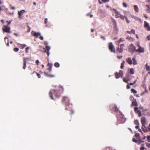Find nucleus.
<instances>
[{
  "mask_svg": "<svg viewBox=\"0 0 150 150\" xmlns=\"http://www.w3.org/2000/svg\"><path fill=\"white\" fill-rule=\"evenodd\" d=\"M109 1V0H98L99 3L100 4H102L103 3H105Z\"/></svg>",
  "mask_w": 150,
  "mask_h": 150,
  "instance_id": "obj_18",
  "label": "nucleus"
},
{
  "mask_svg": "<svg viewBox=\"0 0 150 150\" xmlns=\"http://www.w3.org/2000/svg\"><path fill=\"white\" fill-rule=\"evenodd\" d=\"M145 149V147L144 146H142L140 148V150H144Z\"/></svg>",
  "mask_w": 150,
  "mask_h": 150,
  "instance_id": "obj_40",
  "label": "nucleus"
},
{
  "mask_svg": "<svg viewBox=\"0 0 150 150\" xmlns=\"http://www.w3.org/2000/svg\"><path fill=\"white\" fill-rule=\"evenodd\" d=\"M54 66L58 68L59 67L60 65L58 62H55L54 64Z\"/></svg>",
  "mask_w": 150,
  "mask_h": 150,
  "instance_id": "obj_27",
  "label": "nucleus"
},
{
  "mask_svg": "<svg viewBox=\"0 0 150 150\" xmlns=\"http://www.w3.org/2000/svg\"><path fill=\"white\" fill-rule=\"evenodd\" d=\"M11 9H15V8L14 7H11Z\"/></svg>",
  "mask_w": 150,
  "mask_h": 150,
  "instance_id": "obj_62",
  "label": "nucleus"
},
{
  "mask_svg": "<svg viewBox=\"0 0 150 150\" xmlns=\"http://www.w3.org/2000/svg\"><path fill=\"white\" fill-rule=\"evenodd\" d=\"M110 110L113 111H115V112L118 113L120 114V116H118L117 115V117H121V112L119 111V109L117 108V106L114 104H111L110 106Z\"/></svg>",
  "mask_w": 150,
  "mask_h": 150,
  "instance_id": "obj_2",
  "label": "nucleus"
},
{
  "mask_svg": "<svg viewBox=\"0 0 150 150\" xmlns=\"http://www.w3.org/2000/svg\"><path fill=\"white\" fill-rule=\"evenodd\" d=\"M101 38L103 39V40H105V37L102 35L101 36Z\"/></svg>",
  "mask_w": 150,
  "mask_h": 150,
  "instance_id": "obj_44",
  "label": "nucleus"
},
{
  "mask_svg": "<svg viewBox=\"0 0 150 150\" xmlns=\"http://www.w3.org/2000/svg\"><path fill=\"white\" fill-rule=\"evenodd\" d=\"M62 103L65 105L66 106H69V98L67 97H63L62 101Z\"/></svg>",
  "mask_w": 150,
  "mask_h": 150,
  "instance_id": "obj_3",
  "label": "nucleus"
},
{
  "mask_svg": "<svg viewBox=\"0 0 150 150\" xmlns=\"http://www.w3.org/2000/svg\"><path fill=\"white\" fill-rule=\"evenodd\" d=\"M1 22L2 23V24H4V21L3 20H1Z\"/></svg>",
  "mask_w": 150,
  "mask_h": 150,
  "instance_id": "obj_58",
  "label": "nucleus"
},
{
  "mask_svg": "<svg viewBox=\"0 0 150 150\" xmlns=\"http://www.w3.org/2000/svg\"><path fill=\"white\" fill-rule=\"evenodd\" d=\"M129 51L132 53H133L135 51L136 52L137 50L136 49L135 47L132 44H131L129 47Z\"/></svg>",
  "mask_w": 150,
  "mask_h": 150,
  "instance_id": "obj_6",
  "label": "nucleus"
},
{
  "mask_svg": "<svg viewBox=\"0 0 150 150\" xmlns=\"http://www.w3.org/2000/svg\"><path fill=\"white\" fill-rule=\"evenodd\" d=\"M94 29H91V31L92 33H93L94 31Z\"/></svg>",
  "mask_w": 150,
  "mask_h": 150,
  "instance_id": "obj_60",
  "label": "nucleus"
},
{
  "mask_svg": "<svg viewBox=\"0 0 150 150\" xmlns=\"http://www.w3.org/2000/svg\"><path fill=\"white\" fill-rule=\"evenodd\" d=\"M136 81H137V80H136L134 82L130 83V85H134L135 84V83H136Z\"/></svg>",
  "mask_w": 150,
  "mask_h": 150,
  "instance_id": "obj_35",
  "label": "nucleus"
},
{
  "mask_svg": "<svg viewBox=\"0 0 150 150\" xmlns=\"http://www.w3.org/2000/svg\"><path fill=\"white\" fill-rule=\"evenodd\" d=\"M39 63V61L38 60H36L35 61V63L37 64V65H38V63Z\"/></svg>",
  "mask_w": 150,
  "mask_h": 150,
  "instance_id": "obj_47",
  "label": "nucleus"
},
{
  "mask_svg": "<svg viewBox=\"0 0 150 150\" xmlns=\"http://www.w3.org/2000/svg\"><path fill=\"white\" fill-rule=\"evenodd\" d=\"M126 87L127 89H129L130 88V86L129 85H127Z\"/></svg>",
  "mask_w": 150,
  "mask_h": 150,
  "instance_id": "obj_52",
  "label": "nucleus"
},
{
  "mask_svg": "<svg viewBox=\"0 0 150 150\" xmlns=\"http://www.w3.org/2000/svg\"><path fill=\"white\" fill-rule=\"evenodd\" d=\"M115 76L116 79H118L120 77H121L122 76V72L121 71H120L119 73L117 72L115 73Z\"/></svg>",
  "mask_w": 150,
  "mask_h": 150,
  "instance_id": "obj_13",
  "label": "nucleus"
},
{
  "mask_svg": "<svg viewBox=\"0 0 150 150\" xmlns=\"http://www.w3.org/2000/svg\"><path fill=\"white\" fill-rule=\"evenodd\" d=\"M139 125H137L136 126H135V128L137 129H139Z\"/></svg>",
  "mask_w": 150,
  "mask_h": 150,
  "instance_id": "obj_53",
  "label": "nucleus"
},
{
  "mask_svg": "<svg viewBox=\"0 0 150 150\" xmlns=\"http://www.w3.org/2000/svg\"><path fill=\"white\" fill-rule=\"evenodd\" d=\"M27 27L28 28V29L27 30V32H29L30 31L31 28L29 27V26L28 25L27 26Z\"/></svg>",
  "mask_w": 150,
  "mask_h": 150,
  "instance_id": "obj_33",
  "label": "nucleus"
},
{
  "mask_svg": "<svg viewBox=\"0 0 150 150\" xmlns=\"http://www.w3.org/2000/svg\"><path fill=\"white\" fill-rule=\"evenodd\" d=\"M115 13H117V14H115V17L116 18H117L119 17L120 16V14H118V13H117L116 10H115Z\"/></svg>",
  "mask_w": 150,
  "mask_h": 150,
  "instance_id": "obj_28",
  "label": "nucleus"
},
{
  "mask_svg": "<svg viewBox=\"0 0 150 150\" xmlns=\"http://www.w3.org/2000/svg\"><path fill=\"white\" fill-rule=\"evenodd\" d=\"M126 120V119L125 117H122V123H123V122H124Z\"/></svg>",
  "mask_w": 150,
  "mask_h": 150,
  "instance_id": "obj_45",
  "label": "nucleus"
},
{
  "mask_svg": "<svg viewBox=\"0 0 150 150\" xmlns=\"http://www.w3.org/2000/svg\"><path fill=\"white\" fill-rule=\"evenodd\" d=\"M146 12L148 13H149L150 12V10H146Z\"/></svg>",
  "mask_w": 150,
  "mask_h": 150,
  "instance_id": "obj_59",
  "label": "nucleus"
},
{
  "mask_svg": "<svg viewBox=\"0 0 150 150\" xmlns=\"http://www.w3.org/2000/svg\"><path fill=\"white\" fill-rule=\"evenodd\" d=\"M47 65L49 67V68L47 69V70L49 72H50L52 70V64L48 63Z\"/></svg>",
  "mask_w": 150,
  "mask_h": 150,
  "instance_id": "obj_17",
  "label": "nucleus"
},
{
  "mask_svg": "<svg viewBox=\"0 0 150 150\" xmlns=\"http://www.w3.org/2000/svg\"><path fill=\"white\" fill-rule=\"evenodd\" d=\"M144 27L146 28V30L149 29L150 28V26L149 24L146 21H145L144 22Z\"/></svg>",
  "mask_w": 150,
  "mask_h": 150,
  "instance_id": "obj_16",
  "label": "nucleus"
},
{
  "mask_svg": "<svg viewBox=\"0 0 150 150\" xmlns=\"http://www.w3.org/2000/svg\"><path fill=\"white\" fill-rule=\"evenodd\" d=\"M29 48L28 47H27L25 48V52L26 53H28L29 52L28 50L29 49Z\"/></svg>",
  "mask_w": 150,
  "mask_h": 150,
  "instance_id": "obj_37",
  "label": "nucleus"
},
{
  "mask_svg": "<svg viewBox=\"0 0 150 150\" xmlns=\"http://www.w3.org/2000/svg\"><path fill=\"white\" fill-rule=\"evenodd\" d=\"M132 59L133 60V64H134V65L137 64V61H136V60H135V57H134L132 58Z\"/></svg>",
  "mask_w": 150,
  "mask_h": 150,
  "instance_id": "obj_30",
  "label": "nucleus"
},
{
  "mask_svg": "<svg viewBox=\"0 0 150 150\" xmlns=\"http://www.w3.org/2000/svg\"><path fill=\"white\" fill-rule=\"evenodd\" d=\"M148 74L150 75V71L148 72L147 75H148Z\"/></svg>",
  "mask_w": 150,
  "mask_h": 150,
  "instance_id": "obj_64",
  "label": "nucleus"
},
{
  "mask_svg": "<svg viewBox=\"0 0 150 150\" xmlns=\"http://www.w3.org/2000/svg\"><path fill=\"white\" fill-rule=\"evenodd\" d=\"M64 91L63 88L61 86L59 87L58 89H51L49 93V96L52 99H54V98L60 97L61 94Z\"/></svg>",
  "mask_w": 150,
  "mask_h": 150,
  "instance_id": "obj_1",
  "label": "nucleus"
},
{
  "mask_svg": "<svg viewBox=\"0 0 150 150\" xmlns=\"http://www.w3.org/2000/svg\"><path fill=\"white\" fill-rule=\"evenodd\" d=\"M135 136L137 138L139 137V134L138 133H137L135 134Z\"/></svg>",
  "mask_w": 150,
  "mask_h": 150,
  "instance_id": "obj_36",
  "label": "nucleus"
},
{
  "mask_svg": "<svg viewBox=\"0 0 150 150\" xmlns=\"http://www.w3.org/2000/svg\"><path fill=\"white\" fill-rule=\"evenodd\" d=\"M146 38L148 40H150V35L147 36Z\"/></svg>",
  "mask_w": 150,
  "mask_h": 150,
  "instance_id": "obj_38",
  "label": "nucleus"
},
{
  "mask_svg": "<svg viewBox=\"0 0 150 150\" xmlns=\"http://www.w3.org/2000/svg\"><path fill=\"white\" fill-rule=\"evenodd\" d=\"M147 139L148 141L149 142H150V136H148L147 137Z\"/></svg>",
  "mask_w": 150,
  "mask_h": 150,
  "instance_id": "obj_39",
  "label": "nucleus"
},
{
  "mask_svg": "<svg viewBox=\"0 0 150 150\" xmlns=\"http://www.w3.org/2000/svg\"><path fill=\"white\" fill-rule=\"evenodd\" d=\"M19 45L21 49H23L26 46V45L25 44H19Z\"/></svg>",
  "mask_w": 150,
  "mask_h": 150,
  "instance_id": "obj_24",
  "label": "nucleus"
},
{
  "mask_svg": "<svg viewBox=\"0 0 150 150\" xmlns=\"http://www.w3.org/2000/svg\"><path fill=\"white\" fill-rule=\"evenodd\" d=\"M123 80L124 82H125L128 83V81L126 80L125 79H124Z\"/></svg>",
  "mask_w": 150,
  "mask_h": 150,
  "instance_id": "obj_46",
  "label": "nucleus"
},
{
  "mask_svg": "<svg viewBox=\"0 0 150 150\" xmlns=\"http://www.w3.org/2000/svg\"><path fill=\"white\" fill-rule=\"evenodd\" d=\"M145 91L146 92V93H147V92H148V91H147L146 90V87L145 88Z\"/></svg>",
  "mask_w": 150,
  "mask_h": 150,
  "instance_id": "obj_63",
  "label": "nucleus"
},
{
  "mask_svg": "<svg viewBox=\"0 0 150 150\" xmlns=\"http://www.w3.org/2000/svg\"><path fill=\"white\" fill-rule=\"evenodd\" d=\"M122 19L123 20L125 19L127 23H129L130 22V21L128 20L127 17L125 16H122Z\"/></svg>",
  "mask_w": 150,
  "mask_h": 150,
  "instance_id": "obj_22",
  "label": "nucleus"
},
{
  "mask_svg": "<svg viewBox=\"0 0 150 150\" xmlns=\"http://www.w3.org/2000/svg\"><path fill=\"white\" fill-rule=\"evenodd\" d=\"M130 72L132 74H133L134 73V70L133 68H131L130 69Z\"/></svg>",
  "mask_w": 150,
  "mask_h": 150,
  "instance_id": "obj_25",
  "label": "nucleus"
},
{
  "mask_svg": "<svg viewBox=\"0 0 150 150\" xmlns=\"http://www.w3.org/2000/svg\"><path fill=\"white\" fill-rule=\"evenodd\" d=\"M137 45L139 47V48L136 50V52L139 53H143L144 52V49L139 44H138Z\"/></svg>",
  "mask_w": 150,
  "mask_h": 150,
  "instance_id": "obj_8",
  "label": "nucleus"
},
{
  "mask_svg": "<svg viewBox=\"0 0 150 150\" xmlns=\"http://www.w3.org/2000/svg\"><path fill=\"white\" fill-rule=\"evenodd\" d=\"M122 41V39L121 38H120L119 40L117 42V44L118 45V47L117 48V52L119 53L121 52H122V48L121 47L122 45H120V43Z\"/></svg>",
  "mask_w": 150,
  "mask_h": 150,
  "instance_id": "obj_4",
  "label": "nucleus"
},
{
  "mask_svg": "<svg viewBox=\"0 0 150 150\" xmlns=\"http://www.w3.org/2000/svg\"><path fill=\"white\" fill-rule=\"evenodd\" d=\"M134 124L136 125H139V123L138 120H135L134 121Z\"/></svg>",
  "mask_w": 150,
  "mask_h": 150,
  "instance_id": "obj_32",
  "label": "nucleus"
},
{
  "mask_svg": "<svg viewBox=\"0 0 150 150\" xmlns=\"http://www.w3.org/2000/svg\"><path fill=\"white\" fill-rule=\"evenodd\" d=\"M134 110L135 112L138 114V116L141 117L142 115L141 112L140 110H138V108L135 107L134 108Z\"/></svg>",
  "mask_w": 150,
  "mask_h": 150,
  "instance_id": "obj_9",
  "label": "nucleus"
},
{
  "mask_svg": "<svg viewBox=\"0 0 150 150\" xmlns=\"http://www.w3.org/2000/svg\"><path fill=\"white\" fill-rule=\"evenodd\" d=\"M123 5L124 7H127V5L125 3H123Z\"/></svg>",
  "mask_w": 150,
  "mask_h": 150,
  "instance_id": "obj_50",
  "label": "nucleus"
},
{
  "mask_svg": "<svg viewBox=\"0 0 150 150\" xmlns=\"http://www.w3.org/2000/svg\"><path fill=\"white\" fill-rule=\"evenodd\" d=\"M31 35L34 36L36 38H38L39 36L41 34L40 33H37L35 32L32 31L31 32Z\"/></svg>",
  "mask_w": 150,
  "mask_h": 150,
  "instance_id": "obj_11",
  "label": "nucleus"
},
{
  "mask_svg": "<svg viewBox=\"0 0 150 150\" xmlns=\"http://www.w3.org/2000/svg\"><path fill=\"white\" fill-rule=\"evenodd\" d=\"M143 15L145 18H148L147 16L146 13H144Z\"/></svg>",
  "mask_w": 150,
  "mask_h": 150,
  "instance_id": "obj_43",
  "label": "nucleus"
},
{
  "mask_svg": "<svg viewBox=\"0 0 150 150\" xmlns=\"http://www.w3.org/2000/svg\"><path fill=\"white\" fill-rule=\"evenodd\" d=\"M126 61L129 64H132V60L131 58H128L126 59Z\"/></svg>",
  "mask_w": 150,
  "mask_h": 150,
  "instance_id": "obj_19",
  "label": "nucleus"
},
{
  "mask_svg": "<svg viewBox=\"0 0 150 150\" xmlns=\"http://www.w3.org/2000/svg\"><path fill=\"white\" fill-rule=\"evenodd\" d=\"M108 47L110 50L111 52H115V50L114 46L113 45L112 43L111 42H110L108 44Z\"/></svg>",
  "mask_w": 150,
  "mask_h": 150,
  "instance_id": "obj_7",
  "label": "nucleus"
},
{
  "mask_svg": "<svg viewBox=\"0 0 150 150\" xmlns=\"http://www.w3.org/2000/svg\"><path fill=\"white\" fill-rule=\"evenodd\" d=\"M144 93H145V92H143L141 93V95L143 96L144 94Z\"/></svg>",
  "mask_w": 150,
  "mask_h": 150,
  "instance_id": "obj_56",
  "label": "nucleus"
},
{
  "mask_svg": "<svg viewBox=\"0 0 150 150\" xmlns=\"http://www.w3.org/2000/svg\"><path fill=\"white\" fill-rule=\"evenodd\" d=\"M117 57L119 59H120L122 57V56H117Z\"/></svg>",
  "mask_w": 150,
  "mask_h": 150,
  "instance_id": "obj_61",
  "label": "nucleus"
},
{
  "mask_svg": "<svg viewBox=\"0 0 150 150\" xmlns=\"http://www.w3.org/2000/svg\"><path fill=\"white\" fill-rule=\"evenodd\" d=\"M23 69H25L26 67V58H23Z\"/></svg>",
  "mask_w": 150,
  "mask_h": 150,
  "instance_id": "obj_14",
  "label": "nucleus"
},
{
  "mask_svg": "<svg viewBox=\"0 0 150 150\" xmlns=\"http://www.w3.org/2000/svg\"><path fill=\"white\" fill-rule=\"evenodd\" d=\"M146 146L148 147H150V144H147Z\"/></svg>",
  "mask_w": 150,
  "mask_h": 150,
  "instance_id": "obj_54",
  "label": "nucleus"
},
{
  "mask_svg": "<svg viewBox=\"0 0 150 150\" xmlns=\"http://www.w3.org/2000/svg\"><path fill=\"white\" fill-rule=\"evenodd\" d=\"M44 45H45L46 49L45 50V52H46L47 56L48 57L50 54L49 51L50 49V48L49 46H48L47 45L48 43L47 42L45 41L44 42Z\"/></svg>",
  "mask_w": 150,
  "mask_h": 150,
  "instance_id": "obj_5",
  "label": "nucleus"
},
{
  "mask_svg": "<svg viewBox=\"0 0 150 150\" xmlns=\"http://www.w3.org/2000/svg\"><path fill=\"white\" fill-rule=\"evenodd\" d=\"M44 73L45 75L46 76L50 78L53 77H54V75L49 74H47V73H46L45 72H44Z\"/></svg>",
  "mask_w": 150,
  "mask_h": 150,
  "instance_id": "obj_21",
  "label": "nucleus"
},
{
  "mask_svg": "<svg viewBox=\"0 0 150 150\" xmlns=\"http://www.w3.org/2000/svg\"><path fill=\"white\" fill-rule=\"evenodd\" d=\"M6 22L8 24L7 25V26H8V25H10L11 24V22H9L8 21H7Z\"/></svg>",
  "mask_w": 150,
  "mask_h": 150,
  "instance_id": "obj_48",
  "label": "nucleus"
},
{
  "mask_svg": "<svg viewBox=\"0 0 150 150\" xmlns=\"http://www.w3.org/2000/svg\"><path fill=\"white\" fill-rule=\"evenodd\" d=\"M13 50L15 52H17L19 50V49L18 48H14L13 49Z\"/></svg>",
  "mask_w": 150,
  "mask_h": 150,
  "instance_id": "obj_34",
  "label": "nucleus"
},
{
  "mask_svg": "<svg viewBox=\"0 0 150 150\" xmlns=\"http://www.w3.org/2000/svg\"><path fill=\"white\" fill-rule=\"evenodd\" d=\"M13 34L16 36H18V34L16 33H13Z\"/></svg>",
  "mask_w": 150,
  "mask_h": 150,
  "instance_id": "obj_57",
  "label": "nucleus"
},
{
  "mask_svg": "<svg viewBox=\"0 0 150 150\" xmlns=\"http://www.w3.org/2000/svg\"><path fill=\"white\" fill-rule=\"evenodd\" d=\"M145 67H146V70L147 71H149L150 70V67L148 65L147 63H146V65H145Z\"/></svg>",
  "mask_w": 150,
  "mask_h": 150,
  "instance_id": "obj_23",
  "label": "nucleus"
},
{
  "mask_svg": "<svg viewBox=\"0 0 150 150\" xmlns=\"http://www.w3.org/2000/svg\"><path fill=\"white\" fill-rule=\"evenodd\" d=\"M47 18H46L45 19L44 21V23L46 24L47 23Z\"/></svg>",
  "mask_w": 150,
  "mask_h": 150,
  "instance_id": "obj_41",
  "label": "nucleus"
},
{
  "mask_svg": "<svg viewBox=\"0 0 150 150\" xmlns=\"http://www.w3.org/2000/svg\"><path fill=\"white\" fill-rule=\"evenodd\" d=\"M128 32L130 34H131V33L135 34V30H131L130 31H129V32L128 31Z\"/></svg>",
  "mask_w": 150,
  "mask_h": 150,
  "instance_id": "obj_31",
  "label": "nucleus"
},
{
  "mask_svg": "<svg viewBox=\"0 0 150 150\" xmlns=\"http://www.w3.org/2000/svg\"><path fill=\"white\" fill-rule=\"evenodd\" d=\"M33 74H36L37 76H38V78H40L41 75L37 73V72H35V71H33Z\"/></svg>",
  "mask_w": 150,
  "mask_h": 150,
  "instance_id": "obj_29",
  "label": "nucleus"
},
{
  "mask_svg": "<svg viewBox=\"0 0 150 150\" xmlns=\"http://www.w3.org/2000/svg\"><path fill=\"white\" fill-rule=\"evenodd\" d=\"M141 122L142 126H144L145 124L146 118L144 117H142L141 119Z\"/></svg>",
  "mask_w": 150,
  "mask_h": 150,
  "instance_id": "obj_15",
  "label": "nucleus"
},
{
  "mask_svg": "<svg viewBox=\"0 0 150 150\" xmlns=\"http://www.w3.org/2000/svg\"><path fill=\"white\" fill-rule=\"evenodd\" d=\"M131 91L132 93H133L134 94H136L137 93V91L133 88H132L131 89Z\"/></svg>",
  "mask_w": 150,
  "mask_h": 150,
  "instance_id": "obj_26",
  "label": "nucleus"
},
{
  "mask_svg": "<svg viewBox=\"0 0 150 150\" xmlns=\"http://www.w3.org/2000/svg\"><path fill=\"white\" fill-rule=\"evenodd\" d=\"M133 141L134 142H135V143H137V141L135 139H133Z\"/></svg>",
  "mask_w": 150,
  "mask_h": 150,
  "instance_id": "obj_49",
  "label": "nucleus"
},
{
  "mask_svg": "<svg viewBox=\"0 0 150 150\" xmlns=\"http://www.w3.org/2000/svg\"><path fill=\"white\" fill-rule=\"evenodd\" d=\"M132 106H137L138 105V104L136 99H134V100L132 102Z\"/></svg>",
  "mask_w": 150,
  "mask_h": 150,
  "instance_id": "obj_20",
  "label": "nucleus"
},
{
  "mask_svg": "<svg viewBox=\"0 0 150 150\" xmlns=\"http://www.w3.org/2000/svg\"><path fill=\"white\" fill-rule=\"evenodd\" d=\"M39 38L40 40H43V38L42 36H40V37H39Z\"/></svg>",
  "mask_w": 150,
  "mask_h": 150,
  "instance_id": "obj_51",
  "label": "nucleus"
},
{
  "mask_svg": "<svg viewBox=\"0 0 150 150\" xmlns=\"http://www.w3.org/2000/svg\"><path fill=\"white\" fill-rule=\"evenodd\" d=\"M134 9H137L138 8V6L137 5H135L134 6Z\"/></svg>",
  "mask_w": 150,
  "mask_h": 150,
  "instance_id": "obj_42",
  "label": "nucleus"
},
{
  "mask_svg": "<svg viewBox=\"0 0 150 150\" xmlns=\"http://www.w3.org/2000/svg\"><path fill=\"white\" fill-rule=\"evenodd\" d=\"M4 28H3V30L4 32H6V33H10V28L9 27H7L6 26L4 25Z\"/></svg>",
  "mask_w": 150,
  "mask_h": 150,
  "instance_id": "obj_12",
  "label": "nucleus"
},
{
  "mask_svg": "<svg viewBox=\"0 0 150 150\" xmlns=\"http://www.w3.org/2000/svg\"><path fill=\"white\" fill-rule=\"evenodd\" d=\"M26 12L25 10H21L20 11H18V17L19 18L22 19L23 18L22 15L23 14Z\"/></svg>",
  "mask_w": 150,
  "mask_h": 150,
  "instance_id": "obj_10",
  "label": "nucleus"
},
{
  "mask_svg": "<svg viewBox=\"0 0 150 150\" xmlns=\"http://www.w3.org/2000/svg\"><path fill=\"white\" fill-rule=\"evenodd\" d=\"M148 129L150 131V123L149 124V127H148Z\"/></svg>",
  "mask_w": 150,
  "mask_h": 150,
  "instance_id": "obj_55",
  "label": "nucleus"
}]
</instances>
